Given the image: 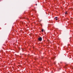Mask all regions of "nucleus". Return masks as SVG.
Returning a JSON list of instances; mask_svg holds the SVG:
<instances>
[{
  "instance_id": "nucleus-1",
  "label": "nucleus",
  "mask_w": 73,
  "mask_h": 73,
  "mask_svg": "<svg viewBox=\"0 0 73 73\" xmlns=\"http://www.w3.org/2000/svg\"><path fill=\"white\" fill-rule=\"evenodd\" d=\"M38 40L39 41H42V38H41V37H39V38H38Z\"/></svg>"
},
{
  "instance_id": "nucleus-2",
  "label": "nucleus",
  "mask_w": 73,
  "mask_h": 73,
  "mask_svg": "<svg viewBox=\"0 0 73 73\" xmlns=\"http://www.w3.org/2000/svg\"><path fill=\"white\" fill-rule=\"evenodd\" d=\"M42 32H44V29H42Z\"/></svg>"
},
{
  "instance_id": "nucleus-3",
  "label": "nucleus",
  "mask_w": 73,
  "mask_h": 73,
  "mask_svg": "<svg viewBox=\"0 0 73 73\" xmlns=\"http://www.w3.org/2000/svg\"><path fill=\"white\" fill-rule=\"evenodd\" d=\"M67 14H68V13H67V12H66L65 13V14L66 15H67Z\"/></svg>"
},
{
  "instance_id": "nucleus-4",
  "label": "nucleus",
  "mask_w": 73,
  "mask_h": 73,
  "mask_svg": "<svg viewBox=\"0 0 73 73\" xmlns=\"http://www.w3.org/2000/svg\"><path fill=\"white\" fill-rule=\"evenodd\" d=\"M57 17H56L54 18V19H57Z\"/></svg>"
},
{
  "instance_id": "nucleus-5",
  "label": "nucleus",
  "mask_w": 73,
  "mask_h": 73,
  "mask_svg": "<svg viewBox=\"0 0 73 73\" xmlns=\"http://www.w3.org/2000/svg\"><path fill=\"white\" fill-rule=\"evenodd\" d=\"M56 21L57 20V19H56Z\"/></svg>"
},
{
  "instance_id": "nucleus-6",
  "label": "nucleus",
  "mask_w": 73,
  "mask_h": 73,
  "mask_svg": "<svg viewBox=\"0 0 73 73\" xmlns=\"http://www.w3.org/2000/svg\"><path fill=\"white\" fill-rule=\"evenodd\" d=\"M72 69H73V67L72 68Z\"/></svg>"
},
{
  "instance_id": "nucleus-7",
  "label": "nucleus",
  "mask_w": 73,
  "mask_h": 73,
  "mask_svg": "<svg viewBox=\"0 0 73 73\" xmlns=\"http://www.w3.org/2000/svg\"><path fill=\"white\" fill-rule=\"evenodd\" d=\"M36 5H37V4H36Z\"/></svg>"
}]
</instances>
